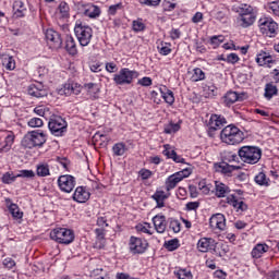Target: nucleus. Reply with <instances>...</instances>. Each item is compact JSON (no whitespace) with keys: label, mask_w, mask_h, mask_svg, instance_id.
<instances>
[{"label":"nucleus","mask_w":279,"mask_h":279,"mask_svg":"<svg viewBox=\"0 0 279 279\" xmlns=\"http://www.w3.org/2000/svg\"><path fill=\"white\" fill-rule=\"evenodd\" d=\"M82 93V86L77 83H65L60 89L59 95H65V97H71V95H80Z\"/></svg>","instance_id":"nucleus-18"},{"label":"nucleus","mask_w":279,"mask_h":279,"mask_svg":"<svg viewBox=\"0 0 279 279\" xmlns=\"http://www.w3.org/2000/svg\"><path fill=\"white\" fill-rule=\"evenodd\" d=\"M256 16L257 13H252L248 15H239L238 24L240 25V27H243V29H247V27H252V25L256 23Z\"/></svg>","instance_id":"nucleus-28"},{"label":"nucleus","mask_w":279,"mask_h":279,"mask_svg":"<svg viewBox=\"0 0 279 279\" xmlns=\"http://www.w3.org/2000/svg\"><path fill=\"white\" fill-rule=\"evenodd\" d=\"M27 93L31 95V97H36L37 99L47 97V89L45 88V85L39 82L31 84L27 88Z\"/></svg>","instance_id":"nucleus-20"},{"label":"nucleus","mask_w":279,"mask_h":279,"mask_svg":"<svg viewBox=\"0 0 279 279\" xmlns=\"http://www.w3.org/2000/svg\"><path fill=\"white\" fill-rule=\"evenodd\" d=\"M232 193V190H230V186L227 184L216 181L215 182V195L221 199L226 197V203L229 204V206H232L234 208L235 213H239L242 215V213H245L247 210V204L245 202L239 199L234 194Z\"/></svg>","instance_id":"nucleus-1"},{"label":"nucleus","mask_w":279,"mask_h":279,"mask_svg":"<svg viewBox=\"0 0 279 279\" xmlns=\"http://www.w3.org/2000/svg\"><path fill=\"white\" fill-rule=\"evenodd\" d=\"M47 132L43 130L31 131L24 135L22 140V145L26 149H34V147H43L47 143Z\"/></svg>","instance_id":"nucleus-3"},{"label":"nucleus","mask_w":279,"mask_h":279,"mask_svg":"<svg viewBox=\"0 0 279 279\" xmlns=\"http://www.w3.org/2000/svg\"><path fill=\"white\" fill-rule=\"evenodd\" d=\"M28 128H43L44 122L40 118H32L27 122Z\"/></svg>","instance_id":"nucleus-53"},{"label":"nucleus","mask_w":279,"mask_h":279,"mask_svg":"<svg viewBox=\"0 0 279 279\" xmlns=\"http://www.w3.org/2000/svg\"><path fill=\"white\" fill-rule=\"evenodd\" d=\"M161 0H140L141 5H147L148 8H157L160 5Z\"/></svg>","instance_id":"nucleus-55"},{"label":"nucleus","mask_w":279,"mask_h":279,"mask_svg":"<svg viewBox=\"0 0 279 279\" xmlns=\"http://www.w3.org/2000/svg\"><path fill=\"white\" fill-rule=\"evenodd\" d=\"M77 8L78 12L87 19H99L101 16V9L93 3L81 2Z\"/></svg>","instance_id":"nucleus-13"},{"label":"nucleus","mask_w":279,"mask_h":279,"mask_svg":"<svg viewBox=\"0 0 279 279\" xmlns=\"http://www.w3.org/2000/svg\"><path fill=\"white\" fill-rule=\"evenodd\" d=\"M199 208V202H189L185 205V210H197Z\"/></svg>","instance_id":"nucleus-62"},{"label":"nucleus","mask_w":279,"mask_h":279,"mask_svg":"<svg viewBox=\"0 0 279 279\" xmlns=\"http://www.w3.org/2000/svg\"><path fill=\"white\" fill-rule=\"evenodd\" d=\"M169 228L174 234H178L182 230V223L178 219L170 218Z\"/></svg>","instance_id":"nucleus-46"},{"label":"nucleus","mask_w":279,"mask_h":279,"mask_svg":"<svg viewBox=\"0 0 279 279\" xmlns=\"http://www.w3.org/2000/svg\"><path fill=\"white\" fill-rule=\"evenodd\" d=\"M254 180L259 186H269V179L265 172H259Z\"/></svg>","instance_id":"nucleus-41"},{"label":"nucleus","mask_w":279,"mask_h":279,"mask_svg":"<svg viewBox=\"0 0 279 279\" xmlns=\"http://www.w3.org/2000/svg\"><path fill=\"white\" fill-rule=\"evenodd\" d=\"M16 174H14L13 172H5L1 180L3 184H12L13 182H16Z\"/></svg>","instance_id":"nucleus-49"},{"label":"nucleus","mask_w":279,"mask_h":279,"mask_svg":"<svg viewBox=\"0 0 279 279\" xmlns=\"http://www.w3.org/2000/svg\"><path fill=\"white\" fill-rule=\"evenodd\" d=\"M50 239L61 245H71L75 241V232L66 228H56L50 231Z\"/></svg>","instance_id":"nucleus-6"},{"label":"nucleus","mask_w":279,"mask_h":279,"mask_svg":"<svg viewBox=\"0 0 279 279\" xmlns=\"http://www.w3.org/2000/svg\"><path fill=\"white\" fill-rule=\"evenodd\" d=\"M65 51L70 56H77V44L75 43V38L71 35L65 37Z\"/></svg>","instance_id":"nucleus-33"},{"label":"nucleus","mask_w":279,"mask_h":279,"mask_svg":"<svg viewBox=\"0 0 279 279\" xmlns=\"http://www.w3.org/2000/svg\"><path fill=\"white\" fill-rule=\"evenodd\" d=\"M136 229L138 230V232H143L144 234L151 235V225H149L148 222H144L143 225H138L136 227Z\"/></svg>","instance_id":"nucleus-52"},{"label":"nucleus","mask_w":279,"mask_h":279,"mask_svg":"<svg viewBox=\"0 0 279 279\" xmlns=\"http://www.w3.org/2000/svg\"><path fill=\"white\" fill-rule=\"evenodd\" d=\"M145 28L146 26L145 23H143V19H137L132 22V29L136 34H138L140 32H145Z\"/></svg>","instance_id":"nucleus-44"},{"label":"nucleus","mask_w":279,"mask_h":279,"mask_svg":"<svg viewBox=\"0 0 279 279\" xmlns=\"http://www.w3.org/2000/svg\"><path fill=\"white\" fill-rule=\"evenodd\" d=\"M72 199L77 204H86L90 199V192L85 186H77L73 193Z\"/></svg>","instance_id":"nucleus-19"},{"label":"nucleus","mask_w":279,"mask_h":279,"mask_svg":"<svg viewBox=\"0 0 279 279\" xmlns=\"http://www.w3.org/2000/svg\"><path fill=\"white\" fill-rule=\"evenodd\" d=\"M2 64L7 69V71H14V69H16V61L13 57L4 58Z\"/></svg>","instance_id":"nucleus-45"},{"label":"nucleus","mask_w":279,"mask_h":279,"mask_svg":"<svg viewBox=\"0 0 279 279\" xmlns=\"http://www.w3.org/2000/svg\"><path fill=\"white\" fill-rule=\"evenodd\" d=\"M239 16H245L250 14H256V8L247 3H242L236 8Z\"/></svg>","instance_id":"nucleus-35"},{"label":"nucleus","mask_w":279,"mask_h":279,"mask_svg":"<svg viewBox=\"0 0 279 279\" xmlns=\"http://www.w3.org/2000/svg\"><path fill=\"white\" fill-rule=\"evenodd\" d=\"M36 173L33 170H20L16 178H35Z\"/></svg>","instance_id":"nucleus-59"},{"label":"nucleus","mask_w":279,"mask_h":279,"mask_svg":"<svg viewBox=\"0 0 279 279\" xmlns=\"http://www.w3.org/2000/svg\"><path fill=\"white\" fill-rule=\"evenodd\" d=\"M191 173H193V168L187 167L179 172H175V173L169 175L165 183L166 191L168 193L170 191H173V189H175V186H178V184H180V182H182V180H184V178H189V175H191Z\"/></svg>","instance_id":"nucleus-10"},{"label":"nucleus","mask_w":279,"mask_h":279,"mask_svg":"<svg viewBox=\"0 0 279 279\" xmlns=\"http://www.w3.org/2000/svg\"><path fill=\"white\" fill-rule=\"evenodd\" d=\"M244 97L245 94L243 93L239 94L236 92L230 90L223 97L225 106H227V108H230V106L236 104V101H243Z\"/></svg>","instance_id":"nucleus-26"},{"label":"nucleus","mask_w":279,"mask_h":279,"mask_svg":"<svg viewBox=\"0 0 279 279\" xmlns=\"http://www.w3.org/2000/svg\"><path fill=\"white\" fill-rule=\"evenodd\" d=\"M223 40H226L223 35H214L210 37V45H214V47H219Z\"/></svg>","instance_id":"nucleus-51"},{"label":"nucleus","mask_w":279,"mask_h":279,"mask_svg":"<svg viewBox=\"0 0 279 279\" xmlns=\"http://www.w3.org/2000/svg\"><path fill=\"white\" fill-rule=\"evenodd\" d=\"M99 141H100V143H99ZM93 142L94 143H99L100 147H108V143H110V137L97 132L93 136Z\"/></svg>","instance_id":"nucleus-37"},{"label":"nucleus","mask_w":279,"mask_h":279,"mask_svg":"<svg viewBox=\"0 0 279 279\" xmlns=\"http://www.w3.org/2000/svg\"><path fill=\"white\" fill-rule=\"evenodd\" d=\"M71 8H69V3L66 2H60L59 4V11L61 14H63V16H69V12H70Z\"/></svg>","instance_id":"nucleus-58"},{"label":"nucleus","mask_w":279,"mask_h":279,"mask_svg":"<svg viewBox=\"0 0 279 279\" xmlns=\"http://www.w3.org/2000/svg\"><path fill=\"white\" fill-rule=\"evenodd\" d=\"M122 8H123V3H121V2H119L117 4H112L108 9V14L110 16H114L117 14V12H119V10H121Z\"/></svg>","instance_id":"nucleus-54"},{"label":"nucleus","mask_w":279,"mask_h":279,"mask_svg":"<svg viewBox=\"0 0 279 279\" xmlns=\"http://www.w3.org/2000/svg\"><path fill=\"white\" fill-rule=\"evenodd\" d=\"M165 134H175L180 132V123L170 122L163 126Z\"/></svg>","instance_id":"nucleus-43"},{"label":"nucleus","mask_w":279,"mask_h":279,"mask_svg":"<svg viewBox=\"0 0 279 279\" xmlns=\"http://www.w3.org/2000/svg\"><path fill=\"white\" fill-rule=\"evenodd\" d=\"M214 169L216 173H222V175H227L228 178H230V175H232V172L238 171V169H241V167L229 165L226 161H221V162L215 163Z\"/></svg>","instance_id":"nucleus-17"},{"label":"nucleus","mask_w":279,"mask_h":279,"mask_svg":"<svg viewBox=\"0 0 279 279\" xmlns=\"http://www.w3.org/2000/svg\"><path fill=\"white\" fill-rule=\"evenodd\" d=\"M147 247H149L147 240L143 238H136L134 235L130 238L129 250L131 254H145V252H147Z\"/></svg>","instance_id":"nucleus-12"},{"label":"nucleus","mask_w":279,"mask_h":279,"mask_svg":"<svg viewBox=\"0 0 279 279\" xmlns=\"http://www.w3.org/2000/svg\"><path fill=\"white\" fill-rule=\"evenodd\" d=\"M180 247V241L178 239L169 240L166 243V248L168 252H175Z\"/></svg>","instance_id":"nucleus-50"},{"label":"nucleus","mask_w":279,"mask_h":279,"mask_svg":"<svg viewBox=\"0 0 279 279\" xmlns=\"http://www.w3.org/2000/svg\"><path fill=\"white\" fill-rule=\"evenodd\" d=\"M3 265L7 269H12L13 267H16V262L12 259V257H7L3 260Z\"/></svg>","instance_id":"nucleus-60"},{"label":"nucleus","mask_w":279,"mask_h":279,"mask_svg":"<svg viewBox=\"0 0 279 279\" xmlns=\"http://www.w3.org/2000/svg\"><path fill=\"white\" fill-rule=\"evenodd\" d=\"M125 151H128V146L123 142L117 143L112 146L113 156H124Z\"/></svg>","instance_id":"nucleus-38"},{"label":"nucleus","mask_w":279,"mask_h":279,"mask_svg":"<svg viewBox=\"0 0 279 279\" xmlns=\"http://www.w3.org/2000/svg\"><path fill=\"white\" fill-rule=\"evenodd\" d=\"M264 97L267 101H271L274 97H278V86L274 82H269L265 85Z\"/></svg>","instance_id":"nucleus-30"},{"label":"nucleus","mask_w":279,"mask_h":279,"mask_svg":"<svg viewBox=\"0 0 279 279\" xmlns=\"http://www.w3.org/2000/svg\"><path fill=\"white\" fill-rule=\"evenodd\" d=\"M106 71L108 73H117V65L114 62H108L106 63Z\"/></svg>","instance_id":"nucleus-64"},{"label":"nucleus","mask_w":279,"mask_h":279,"mask_svg":"<svg viewBox=\"0 0 279 279\" xmlns=\"http://www.w3.org/2000/svg\"><path fill=\"white\" fill-rule=\"evenodd\" d=\"M267 10L270 14H274V16H278L279 19V1L269 2L267 4Z\"/></svg>","instance_id":"nucleus-48"},{"label":"nucleus","mask_w":279,"mask_h":279,"mask_svg":"<svg viewBox=\"0 0 279 279\" xmlns=\"http://www.w3.org/2000/svg\"><path fill=\"white\" fill-rule=\"evenodd\" d=\"M5 204L8 207V210L11 215V217H13V219L15 221H21V219H23V210H21V207H19V205L12 203V199L7 198L5 199Z\"/></svg>","instance_id":"nucleus-24"},{"label":"nucleus","mask_w":279,"mask_h":279,"mask_svg":"<svg viewBox=\"0 0 279 279\" xmlns=\"http://www.w3.org/2000/svg\"><path fill=\"white\" fill-rule=\"evenodd\" d=\"M69 128V123L61 116H52L48 122V129L52 136H63Z\"/></svg>","instance_id":"nucleus-9"},{"label":"nucleus","mask_w":279,"mask_h":279,"mask_svg":"<svg viewBox=\"0 0 279 279\" xmlns=\"http://www.w3.org/2000/svg\"><path fill=\"white\" fill-rule=\"evenodd\" d=\"M169 193H165V191H156L155 194L151 196L157 206L156 208H165V199H169Z\"/></svg>","instance_id":"nucleus-34"},{"label":"nucleus","mask_w":279,"mask_h":279,"mask_svg":"<svg viewBox=\"0 0 279 279\" xmlns=\"http://www.w3.org/2000/svg\"><path fill=\"white\" fill-rule=\"evenodd\" d=\"M140 73L136 70L122 68L119 73L113 75V82L117 86H125L132 84L138 77Z\"/></svg>","instance_id":"nucleus-7"},{"label":"nucleus","mask_w":279,"mask_h":279,"mask_svg":"<svg viewBox=\"0 0 279 279\" xmlns=\"http://www.w3.org/2000/svg\"><path fill=\"white\" fill-rule=\"evenodd\" d=\"M37 175L39 178H47L49 175V165L40 163L37 166Z\"/></svg>","instance_id":"nucleus-47"},{"label":"nucleus","mask_w":279,"mask_h":279,"mask_svg":"<svg viewBox=\"0 0 279 279\" xmlns=\"http://www.w3.org/2000/svg\"><path fill=\"white\" fill-rule=\"evenodd\" d=\"M227 124H228V120H226V117L221 114L213 113L209 120L207 121L208 136H210V138H214L215 133L218 130H221V128H223V125H227Z\"/></svg>","instance_id":"nucleus-11"},{"label":"nucleus","mask_w":279,"mask_h":279,"mask_svg":"<svg viewBox=\"0 0 279 279\" xmlns=\"http://www.w3.org/2000/svg\"><path fill=\"white\" fill-rule=\"evenodd\" d=\"M75 184V177L71 174H63L58 178V186L62 193H72Z\"/></svg>","instance_id":"nucleus-14"},{"label":"nucleus","mask_w":279,"mask_h":279,"mask_svg":"<svg viewBox=\"0 0 279 279\" xmlns=\"http://www.w3.org/2000/svg\"><path fill=\"white\" fill-rule=\"evenodd\" d=\"M159 93L161 94V97L166 104L169 106H173V104H175V96H173V92L168 89L167 86L162 85L159 87Z\"/></svg>","instance_id":"nucleus-32"},{"label":"nucleus","mask_w":279,"mask_h":279,"mask_svg":"<svg viewBox=\"0 0 279 279\" xmlns=\"http://www.w3.org/2000/svg\"><path fill=\"white\" fill-rule=\"evenodd\" d=\"M258 27L263 36H267L268 38H276L278 36V23L271 17H260L258 20Z\"/></svg>","instance_id":"nucleus-8"},{"label":"nucleus","mask_w":279,"mask_h":279,"mask_svg":"<svg viewBox=\"0 0 279 279\" xmlns=\"http://www.w3.org/2000/svg\"><path fill=\"white\" fill-rule=\"evenodd\" d=\"M74 34L81 47H88L93 40V27L82 21H76L74 25Z\"/></svg>","instance_id":"nucleus-5"},{"label":"nucleus","mask_w":279,"mask_h":279,"mask_svg":"<svg viewBox=\"0 0 279 279\" xmlns=\"http://www.w3.org/2000/svg\"><path fill=\"white\" fill-rule=\"evenodd\" d=\"M13 9L15 10L16 16H19L20 19H22V16H25V11L27 9H25V3H23V1H15Z\"/></svg>","instance_id":"nucleus-40"},{"label":"nucleus","mask_w":279,"mask_h":279,"mask_svg":"<svg viewBox=\"0 0 279 279\" xmlns=\"http://www.w3.org/2000/svg\"><path fill=\"white\" fill-rule=\"evenodd\" d=\"M238 156L246 165H256L263 158V150L257 146H242Z\"/></svg>","instance_id":"nucleus-4"},{"label":"nucleus","mask_w":279,"mask_h":279,"mask_svg":"<svg viewBox=\"0 0 279 279\" xmlns=\"http://www.w3.org/2000/svg\"><path fill=\"white\" fill-rule=\"evenodd\" d=\"M180 36H182V33L180 32V29L178 28H172L170 32V38L172 40H178V38H180Z\"/></svg>","instance_id":"nucleus-63"},{"label":"nucleus","mask_w":279,"mask_h":279,"mask_svg":"<svg viewBox=\"0 0 279 279\" xmlns=\"http://www.w3.org/2000/svg\"><path fill=\"white\" fill-rule=\"evenodd\" d=\"M209 226L214 230H226V216L223 214H215L209 219Z\"/></svg>","instance_id":"nucleus-23"},{"label":"nucleus","mask_w":279,"mask_h":279,"mask_svg":"<svg viewBox=\"0 0 279 279\" xmlns=\"http://www.w3.org/2000/svg\"><path fill=\"white\" fill-rule=\"evenodd\" d=\"M204 80H206V73L199 68L193 69V74L191 76V81L192 82H204Z\"/></svg>","instance_id":"nucleus-39"},{"label":"nucleus","mask_w":279,"mask_h":279,"mask_svg":"<svg viewBox=\"0 0 279 279\" xmlns=\"http://www.w3.org/2000/svg\"><path fill=\"white\" fill-rule=\"evenodd\" d=\"M157 49L160 56H169V53H171V44L160 41V45L157 46Z\"/></svg>","instance_id":"nucleus-42"},{"label":"nucleus","mask_w":279,"mask_h":279,"mask_svg":"<svg viewBox=\"0 0 279 279\" xmlns=\"http://www.w3.org/2000/svg\"><path fill=\"white\" fill-rule=\"evenodd\" d=\"M240 60L239 54L234 52L229 53L226 58V62H228V64H236Z\"/></svg>","instance_id":"nucleus-57"},{"label":"nucleus","mask_w":279,"mask_h":279,"mask_svg":"<svg viewBox=\"0 0 279 279\" xmlns=\"http://www.w3.org/2000/svg\"><path fill=\"white\" fill-rule=\"evenodd\" d=\"M267 252H269V245L265 243H258L253 247L251 256L252 258H263V254H267Z\"/></svg>","instance_id":"nucleus-31"},{"label":"nucleus","mask_w":279,"mask_h":279,"mask_svg":"<svg viewBox=\"0 0 279 279\" xmlns=\"http://www.w3.org/2000/svg\"><path fill=\"white\" fill-rule=\"evenodd\" d=\"M137 84H140V86H151L153 81L151 77L144 76L141 80H138Z\"/></svg>","instance_id":"nucleus-61"},{"label":"nucleus","mask_w":279,"mask_h":279,"mask_svg":"<svg viewBox=\"0 0 279 279\" xmlns=\"http://www.w3.org/2000/svg\"><path fill=\"white\" fill-rule=\"evenodd\" d=\"M83 89L88 95L89 99H99V93H101V88L97 83H85L83 85Z\"/></svg>","instance_id":"nucleus-27"},{"label":"nucleus","mask_w":279,"mask_h":279,"mask_svg":"<svg viewBox=\"0 0 279 279\" xmlns=\"http://www.w3.org/2000/svg\"><path fill=\"white\" fill-rule=\"evenodd\" d=\"M156 232L158 234H165L167 230V217L162 214H158L153 218Z\"/></svg>","instance_id":"nucleus-25"},{"label":"nucleus","mask_w":279,"mask_h":279,"mask_svg":"<svg viewBox=\"0 0 279 279\" xmlns=\"http://www.w3.org/2000/svg\"><path fill=\"white\" fill-rule=\"evenodd\" d=\"M173 275L178 279H193V272L186 268L177 267L173 271Z\"/></svg>","instance_id":"nucleus-36"},{"label":"nucleus","mask_w":279,"mask_h":279,"mask_svg":"<svg viewBox=\"0 0 279 279\" xmlns=\"http://www.w3.org/2000/svg\"><path fill=\"white\" fill-rule=\"evenodd\" d=\"M162 155L169 158L170 160H173V162L181 165H186V159H184L182 156L178 155L175 150H171V145L165 144Z\"/></svg>","instance_id":"nucleus-22"},{"label":"nucleus","mask_w":279,"mask_h":279,"mask_svg":"<svg viewBox=\"0 0 279 279\" xmlns=\"http://www.w3.org/2000/svg\"><path fill=\"white\" fill-rule=\"evenodd\" d=\"M198 252L206 253L209 250H215V239L213 238H201L197 242Z\"/></svg>","instance_id":"nucleus-29"},{"label":"nucleus","mask_w":279,"mask_h":279,"mask_svg":"<svg viewBox=\"0 0 279 279\" xmlns=\"http://www.w3.org/2000/svg\"><path fill=\"white\" fill-rule=\"evenodd\" d=\"M244 138L245 134L243 131L234 124L227 125L220 132V140L222 143H226V145H239L243 143Z\"/></svg>","instance_id":"nucleus-2"},{"label":"nucleus","mask_w":279,"mask_h":279,"mask_svg":"<svg viewBox=\"0 0 279 279\" xmlns=\"http://www.w3.org/2000/svg\"><path fill=\"white\" fill-rule=\"evenodd\" d=\"M140 178H142V180H149V178H151V175H154V172H151V170L149 169H141L138 172Z\"/></svg>","instance_id":"nucleus-56"},{"label":"nucleus","mask_w":279,"mask_h":279,"mask_svg":"<svg viewBox=\"0 0 279 279\" xmlns=\"http://www.w3.org/2000/svg\"><path fill=\"white\" fill-rule=\"evenodd\" d=\"M1 134H3L4 140L0 142V154H8L14 145V134L7 131H2Z\"/></svg>","instance_id":"nucleus-21"},{"label":"nucleus","mask_w":279,"mask_h":279,"mask_svg":"<svg viewBox=\"0 0 279 279\" xmlns=\"http://www.w3.org/2000/svg\"><path fill=\"white\" fill-rule=\"evenodd\" d=\"M256 64L258 66H268L271 68V64H276V61L274 60V56L269 53V51L259 50L256 58H255Z\"/></svg>","instance_id":"nucleus-16"},{"label":"nucleus","mask_w":279,"mask_h":279,"mask_svg":"<svg viewBox=\"0 0 279 279\" xmlns=\"http://www.w3.org/2000/svg\"><path fill=\"white\" fill-rule=\"evenodd\" d=\"M45 36L50 49L62 48V36L60 35V33H58L53 28H48L45 32Z\"/></svg>","instance_id":"nucleus-15"}]
</instances>
